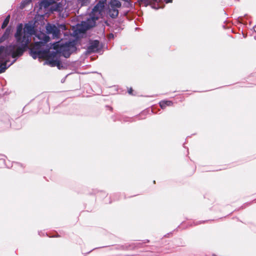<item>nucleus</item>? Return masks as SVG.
I'll list each match as a JSON object with an SVG mask.
<instances>
[{
	"label": "nucleus",
	"mask_w": 256,
	"mask_h": 256,
	"mask_svg": "<svg viewBox=\"0 0 256 256\" xmlns=\"http://www.w3.org/2000/svg\"><path fill=\"white\" fill-rule=\"evenodd\" d=\"M79 4H80L82 6H84L88 3L89 0H78Z\"/></svg>",
	"instance_id": "14"
},
{
	"label": "nucleus",
	"mask_w": 256,
	"mask_h": 256,
	"mask_svg": "<svg viewBox=\"0 0 256 256\" xmlns=\"http://www.w3.org/2000/svg\"><path fill=\"white\" fill-rule=\"evenodd\" d=\"M40 42H36L34 46L30 49V56L34 58H46L50 51L43 50L42 47L50 40V37L44 32H40L36 35Z\"/></svg>",
	"instance_id": "3"
},
{
	"label": "nucleus",
	"mask_w": 256,
	"mask_h": 256,
	"mask_svg": "<svg viewBox=\"0 0 256 256\" xmlns=\"http://www.w3.org/2000/svg\"><path fill=\"white\" fill-rule=\"evenodd\" d=\"M60 27H61L62 28L64 29V28H65L66 26H65L64 25H60Z\"/></svg>",
	"instance_id": "19"
},
{
	"label": "nucleus",
	"mask_w": 256,
	"mask_h": 256,
	"mask_svg": "<svg viewBox=\"0 0 256 256\" xmlns=\"http://www.w3.org/2000/svg\"><path fill=\"white\" fill-rule=\"evenodd\" d=\"M172 0H166V3L172 2Z\"/></svg>",
	"instance_id": "18"
},
{
	"label": "nucleus",
	"mask_w": 256,
	"mask_h": 256,
	"mask_svg": "<svg viewBox=\"0 0 256 256\" xmlns=\"http://www.w3.org/2000/svg\"><path fill=\"white\" fill-rule=\"evenodd\" d=\"M10 34V29L8 28L6 30L5 32L4 33L2 36L0 38V43L4 42L5 40L8 39L9 37Z\"/></svg>",
	"instance_id": "9"
},
{
	"label": "nucleus",
	"mask_w": 256,
	"mask_h": 256,
	"mask_svg": "<svg viewBox=\"0 0 256 256\" xmlns=\"http://www.w3.org/2000/svg\"><path fill=\"white\" fill-rule=\"evenodd\" d=\"M110 16L112 18H116L118 14V10L116 8H111L109 11Z\"/></svg>",
	"instance_id": "11"
},
{
	"label": "nucleus",
	"mask_w": 256,
	"mask_h": 256,
	"mask_svg": "<svg viewBox=\"0 0 256 256\" xmlns=\"http://www.w3.org/2000/svg\"><path fill=\"white\" fill-rule=\"evenodd\" d=\"M22 27V24H20L16 27V31L14 34L16 42L20 44V46L14 44L6 46H0V73L4 72L14 62L15 60L8 64L10 62V58H16L23 54L31 41L32 36L36 34L34 24H26L23 32Z\"/></svg>",
	"instance_id": "1"
},
{
	"label": "nucleus",
	"mask_w": 256,
	"mask_h": 256,
	"mask_svg": "<svg viewBox=\"0 0 256 256\" xmlns=\"http://www.w3.org/2000/svg\"><path fill=\"white\" fill-rule=\"evenodd\" d=\"M90 18L86 21H82L80 24L78 25V30L80 33H84L87 30L95 26L96 21L98 19V16L90 15Z\"/></svg>",
	"instance_id": "4"
},
{
	"label": "nucleus",
	"mask_w": 256,
	"mask_h": 256,
	"mask_svg": "<svg viewBox=\"0 0 256 256\" xmlns=\"http://www.w3.org/2000/svg\"><path fill=\"white\" fill-rule=\"evenodd\" d=\"M100 48L98 40H92L90 42L87 50L89 53L98 52Z\"/></svg>",
	"instance_id": "7"
},
{
	"label": "nucleus",
	"mask_w": 256,
	"mask_h": 256,
	"mask_svg": "<svg viewBox=\"0 0 256 256\" xmlns=\"http://www.w3.org/2000/svg\"><path fill=\"white\" fill-rule=\"evenodd\" d=\"M105 4L104 1H99L92 8L90 14L98 16L99 18L102 14Z\"/></svg>",
	"instance_id": "5"
},
{
	"label": "nucleus",
	"mask_w": 256,
	"mask_h": 256,
	"mask_svg": "<svg viewBox=\"0 0 256 256\" xmlns=\"http://www.w3.org/2000/svg\"><path fill=\"white\" fill-rule=\"evenodd\" d=\"M141 4H144V6L150 4L152 2H156L157 0H138Z\"/></svg>",
	"instance_id": "12"
},
{
	"label": "nucleus",
	"mask_w": 256,
	"mask_h": 256,
	"mask_svg": "<svg viewBox=\"0 0 256 256\" xmlns=\"http://www.w3.org/2000/svg\"><path fill=\"white\" fill-rule=\"evenodd\" d=\"M54 10H58V6H57L56 8L54 9Z\"/></svg>",
	"instance_id": "20"
},
{
	"label": "nucleus",
	"mask_w": 256,
	"mask_h": 256,
	"mask_svg": "<svg viewBox=\"0 0 256 256\" xmlns=\"http://www.w3.org/2000/svg\"><path fill=\"white\" fill-rule=\"evenodd\" d=\"M132 91H133V90H132V88H130L128 90V92L130 94H132Z\"/></svg>",
	"instance_id": "17"
},
{
	"label": "nucleus",
	"mask_w": 256,
	"mask_h": 256,
	"mask_svg": "<svg viewBox=\"0 0 256 256\" xmlns=\"http://www.w3.org/2000/svg\"><path fill=\"white\" fill-rule=\"evenodd\" d=\"M10 18V16L8 15L6 18L4 19V21L3 22L2 25V28H4L8 24Z\"/></svg>",
	"instance_id": "13"
},
{
	"label": "nucleus",
	"mask_w": 256,
	"mask_h": 256,
	"mask_svg": "<svg viewBox=\"0 0 256 256\" xmlns=\"http://www.w3.org/2000/svg\"><path fill=\"white\" fill-rule=\"evenodd\" d=\"M172 102L170 100H164L160 102V106L162 109L166 108V106H170L172 105Z\"/></svg>",
	"instance_id": "10"
},
{
	"label": "nucleus",
	"mask_w": 256,
	"mask_h": 256,
	"mask_svg": "<svg viewBox=\"0 0 256 256\" xmlns=\"http://www.w3.org/2000/svg\"><path fill=\"white\" fill-rule=\"evenodd\" d=\"M52 48L56 52H50L46 58V63L51 66H56L58 69H60L62 67L60 60V55L66 58H68L76 50V42L70 40L64 42L58 41L52 44Z\"/></svg>",
	"instance_id": "2"
},
{
	"label": "nucleus",
	"mask_w": 256,
	"mask_h": 256,
	"mask_svg": "<svg viewBox=\"0 0 256 256\" xmlns=\"http://www.w3.org/2000/svg\"><path fill=\"white\" fill-rule=\"evenodd\" d=\"M42 4L45 7L48 6L50 4V3L48 1L46 0H44L42 2Z\"/></svg>",
	"instance_id": "15"
},
{
	"label": "nucleus",
	"mask_w": 256,
	"mask_h": 256,
	"mask_svg": "<svg viewBox=\"0 0 256 256\" xmlns=\"http://www.w3.org/2000/svg\"><path fill=\"white\" fill-rule=\"evenodd\" d=\"M46 30L48 34H52L54 38H59L60 30L55 25L48 24L46 26Z\"/></svg>",
	"instance_id": "6"
},
{
	"label": "nucleus",
	"mask_w": 256,
	"mask_h": 256,
	"mask_svg": "<svg viewBox=\"0 0 256 256\" xmlns=\"http://www.w3.org/2000/svg\"><path fill=\"white\" fill-rule=\"evenodd\" d=\"M121 5V2L118 0H111L110 2V7L112 8H120Z\"/></svg>",
	"instance_id": "8"
},
{
	"label": "nucleus",
	"mask_w": 256,
	"mask_h": 256,
	"mask_svg": "<svg viewBox=\"0 0 256 256\" xmlns=\"http://www.w3.org/2000/svg\"><path fill=\"white\" fill-rule=\"evenodd\" d=\"M31 2V0H26L22 2V4H28Z\"/></svg>",
	"instance_id": "16"
}]
</instances>
